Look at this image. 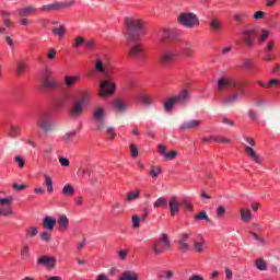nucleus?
<instances>
[{"mask_svg":"<svg viewBox=\"0 0 280 280\" xmlns=\"http://www.w3.org/2000/svg\"><path fill=\"white\" fill-rule=\"evenodd\" d=\"M84 43H86V38L79 36L74 39L72 47H74V49H78V48L82 47L84 45Z\"/></svg>","mask_w":280,"mask_h":280,"instance_id":"46","label":"nucleus"},{"mask_svg":"<svg viewBox=\"0 0 280 280\" xmlns=\"http://www.w3.org/2000/svg\"><path fill=\"white\" fill-rule=\"evenodd\" d=\"M73 137H75V131H69L63 136V141L66 143H69V141H71V139H73Z\"/></svg>","mask_w":280,"mask_h":280,"instance_id":"58","label":"nucleus"},{"mask_svg":"<svg viewBox=\"0 0 280 280\" xmlns=\"http://www.w3.org/2000/svg\"><path fill=\"white\" fill-rule=\"evenodd\" d=\"M118 280H139V275L135 271H125Z\"/></svg>","mask_w":280,"mask_h":280,"instance_id":"30","label":"nucleus"},{"mask_svg":"<svg viewBox=\"0 0 280 280\" xmlns=\"http://www.w3.org/2000/svg\"><path fill=\"white\" fill-rule=\"evenodd\" d=\"M219 91H224V89H240V83L235 79L221 78L218 81Z\"/></svg>","mask_w":280,"mask_h":280,"instance_id":"12","label":"nucleus"},{"mask_svg":"<svg viewBox=\"0 0 280 280\" xmlns=\"http://www.w3.org/2000/svg\"><path fill=\"white\" fill-rule=\"evenodd\" d=\"M245 152L247 155L252 158L254 163H257V165H261V158L257 155V152H255V150L252 147L245 145Z\"/></svg>","mask_w":280,"mask_h":280,"instance_id":"23","label":"nucleus"},{"mask_svg":"<svg viewBox=\"0 0 280 280\" xmlns=\"http://www.w3.org/2000/svg\"><path fill=\"white\" fill-rule=\"evenodd\" d=\"M101 132H105V135H108L109 139H115V137H117V133H115V129L113 127L106 126V122L105 128L101 130Z\"/></svg>","mask_w":280,"mask_h":280,"instance_id":"41","label":"nucleus"},{"mask_svg":"<svg viewBox=\"0 0 280 280\" xmlns=\"http://www.w3.org/2000/svg\"><path fill=\"white\" fill-rule=\"evenodd\" d=\"M154 209H159V207H167V200L164 197H160L153 203Z\"/></svg>","mask_w":280,"mask_h":280,"instance_id":"47","label":"nucleus"},{"mask_svg":"<svg viewBox=\"0 0 280 280\" xmlns=\"http://www.w3.org/2000/svg\"><path fill=\"white\" fill-rule=\"evenodd\" d=\"M176 156H178V151H170L168 153H166L164 159L165 161H174Z\"/></svg>","mask_w":280,"mask_h":280,"instance_id":"55","label":"nucleus"},{"mask_svg":"<svg viewBox=\"0 0 280 280\" xmlns=\"http://www.w3.org/2000/svg\"><path fill=\"white\" fill-rule=\"evenodd\" d=\"M36 126L39 130H43V132H51V130H54L49 114H40L36 120Z\"/></svg>","mask_w":280,"mask_h":280,"instance_id":"9","label":"nucleus"},{"mask_svg":"<svg viewBox=\"0 0 280 280\" xmlns=\"http://www.w3.org/2000/svg\"><path fill=\"white\" fill-rule=\"evenodd\" d=\"M12 189H14V191H23V190L27 189V185H25V184H22V185L13 184Z\"/></svg>","mask_w":280,"mask_h":280,"instance_id":"59","label":"nucleus"},{"mask_svg":"<svg viewBox=\"0 0 280 280\" xmlns=\"http://www.w3.org/2000/svg\"><path fill=\"white\" fill-rule=\"evenodd\" d=\"M268 36H270V31L268 30H262L260 37H258V43H266Z\"/></svg>","mask_w":280,"mask_h":280,"instance_id":"52","label":"nucleus"},{"mask_svg":"<svg viewBox=\"0 0 280 280\" xmlns=\"http://www.w3.org/2000/svg\"><path fill=\"white\" fill-rule=\"evenodd\" d=\"M80 80V77L78 75H66L65 77V85L67 86V89H73V86H75V82H78Z\"/></svg>","mask_w":280,"mask_h":280,"instance_id":"27","label":"nucleus"},{"mask_svg":"<svg viewBox=\"0 0 280 280\" xmlns=\"http://www.w3.org/2000/svg\"><path fill=\"white\" fill-rule=\"evenodd\" d=\"M184 54L186 58L194 57V54H196V51L194 50V42H189V40L184 42Z\"/></svg>","mask_w":280,"mask_h":280,"instance_id":"24","label":"nucleus"},{"mask_svg":"<svg viewBox=\"0 0 280 280\" xmlns=\"http://www.w3.org/2000/svg\"><path fill=\"white\" fill-rule=\"evenodd\" d=\"M91 100V94L88 92H83L81 93V97L79 101H75L77 104H81L82 106H84V104H89V101Z\"/></svg>","mask_w":280,"mask_h":280,"instance_id":"39","label":"nucleus"},{"mask_svg":"<svg viewBox=\"0 0 280 280\" xmlns=\"http://www.w3.org/2000/svg\"><path fill=\"white\" fill-rule=\"evenodd\" d=\"M172 243L170 242V236L162 233L160 238L152 245V250L155 255H163L166 250H170Z\"/></svg>","mask_w":280,"mask_h":280,"instance_id":"4","label":"nucleus"},{"mask_svg":"<svg viewBox=\"0 0 280 280\" xmlns=\"http://www.w3.org/2000/svg\"><path fill=\"white\" fill-rule=\"evenodd\" d=\"M14 202V197L0 198V217L3 215L8 218L14 213L12 210V203Z\"/></svg>","mask_w":280,"mask_h":280,"instance_id":"7","label":"nucleus"},{"mask_svg":"<svg viewBox=\"0 0 280 280\" xmlns=\"http://www.w3.org/2000/svg\"><path fill=\"white\" fill-rule=\"evenodd\" d=\"M177 104L176 100L174 98V96H172L171 98H168L165 103H164V109L166 113H172V109L174 108V105Z\"/></svg>","mask_w":280,"mask_h":280,"instance_id":"37","label":"nucleus"},{"mask_svg":"<svg viewBox=\"0 0 280 280\" xmlns=\"http://www.w3.org/2000/svg\"><path fill=\"white\" fill-rule=\"evenodd\" d=\"M194 248L196 253H202L206 248V243L205 242H195Z\"/></svg>","mask_w":280,"mask_h":280,"instance_id":"49","label":"nucleus"},{"mask_svg":"<svg viewBox=\"0 0 280 280\" xmlns=\"http://www.w3.org/2000/svg\"><path fill=\"white\" fill-rule=\"evenodd\" d=\"M40 82L43 89L54 90L59 86L56 79H40Z\"/></svg>","mask_w":280,"mask_h":280,"instance_id":"22","label":"nucleus"},{"mask_svg":"<svg viewBox=\"0 0 280 280\" xmlns=\"http://www.w3.org/2000/svg\"><path fill=\"white\" fill-rule=\"evenodd\" d=\"M189 237H191L189 233H183L178 242H183L184 244H187V242L189 241Z\"/></svg>","mask_w":280,"mask_h":280,"instance_id":"62","label":"nucleus"},{"mask_svg":"<svg viewBox=\"0 0 280 280\" xmlns=\"http://www.w3.org/2000/svg\"><path fill=\"white\" fill-rule=\"evenodd\" d=\"M178 250H180V253H188L189 244L188 243H183V242L178 241Z\"/></svg>","mask_w":280,"mask_h":280,"instance_id":"54","label":"nucleus"},{"mask_svg":"<svg viewBox=\"0 0 280 280\" xmlns=\"http://www.w3.org/2000/svg\"><path fill=\"white\" fill-rule=\"evenodd\" d=\"M44 178H45V185L47 187L48 194H54V180L47 174L44 175Z\"/></svg>","mask_w":280,"mask_h":280,"instance_id":"36","label":"nucleus"},{"mask_svg":"<svg viewBox=\"0 0 280 280\" xmlns=\"http://www.w3.org/2000/svg\"><path fill=\"white\" fill-rule=\"evenodd\" d=\"M280 88V81L277 79H271L267 83V89H279Z\"/></svg>","mask_w":280,"mask_h":280,"instance_id":"51","label":"nucleus"},{"mask_svg":"<svg viewBox=\"0 0 280 280\" xmlns=\"http://www.w3.org/2000/svg\"><path fill=\"white\" fill-rule=\"evenodd\" d=\"M158 152L159 154H161V156H163V159H165V156L167 155V148L163 144H159Z\"/></svg>","mask_w":280,"mask_h":280,"instance_id":"57","label":"nucleus"},{"mask_svg":"<svg viewBox=\"0 0 280 280\" xmlns=\"http://www.w3.org/2000/svg\"><path fill=\"white\" fill-rule=\"evenodd\" d=\"M36 235H38V228L35 225H31L25 230V236L28 240H33V237H36Z\"/></svg>","mask_w":280,"mask_h":280,"instance_id":"33","label":"nucleus"},{"mask_svg":"<svg viewBox=\"0 0 280 280\" xmlns=\"http://www.w3.org/2000/svg\"><path fill=\"white\" fill-rule=\"evenodd\" d=\"M226 213V208H224V206H219L217 208V218H224Z\"/></svg>","mask_w":280,"mask_h":280,"instance_id":"56","label":"nucleus"},{"mask_svg":"<svg viewBox=\"0 0 280 280\" xmlns=\"http://www.w3.org/2000/svg\"><path fill=\"white\" fill-rule=\"evenodd\" d=\"M125 25L129 40H137L143 32V22L137 18H126Z\"/></svg>","mask_w":280,"mask_h":280,"instance_id":"2","label":"nucleus"},{"mask_svg":"<svg viewBox=\"0 0 280 280\" xmlns=\"http://www.w3.org/2000/svg\"><path fill=\"white\" fill-rule=\"evenodd\" d=\"M264 16H266V12H264V11H257L254 13L255 21H261V19H264Z\"/></svg>","mask_w":280,"mask_h":280,"instance_id":"61","label":"nucleus"},{"mask_svg":"<svg viewBox=\"0 0 280 280\" xmlns=\"http://www.w3.org/2000/svg\"><path fill=\"white\" fill-rule=\"evenodd\" d=\"M176 58V51L172 48L164 49L160 55V62L163 67H170Z\"/></svg>","mask_w":280,"mask_h":280,"instance_id":"10","label":"nucleus"},{"mask_svg":"<svg viewBox=\"0 0 280 280\" xmlns=\"http://www.w3.org/2000/svg\"><path fill=\"white\" fill-rule=\"evenodd\" d=\"M176 104H187V102H189V91L187 90H183L182 93L173 96Z\"/></svg>","mask_w":280,"mask_h":280,"instance_id":"19","label":"nucleus"},{"mask_svg":"<svg viewBox=\"0 0 280 280\" xmlns=\"http://www.w3.org/2000/svg\"><path fill=\"white\" fill-rule=\"evenodd\" d=\"M159 174H161V167L152 166L150 171V175L152 176V178H159Z\"/></svg>","mask_w":280,"mask_h":280,"instance_id":"53","label":"nucleus"},{"mask_svg":"<svg viewBox=\"0 0 280 280\" xmlns=\"http://www.w3.org/2000/svg\"><path fill=\"white\" fill-rule=\"evenodd\" d=\"M130 152H131V156L133 158L139 156V149L137 148L136 144H130Z\"/></svg>","mask_w":280,"mask_h":280,"instance_id":"60","label":"nucleus"},{"mask_svg":"<svg viewBox=\"0 0 280 280\" xmlns=\"http://www.w3.org/2000/svg\"><path fill=\"white\" fill-rule=\"evenodd\" d=\"M42 80H55L54 79V71L49 68H45L43 74H42Z\"/></svg>","mask_w":280,"mask_h":280,"instance_id":"45","label":"nucleus"},{"mask_svg":"<svg viewBox=\"0 0 280 280\" xmlns=\"http://www.w3.org/2000/svg\"><path fill=\"white\" fill-rule=\"evenodd\" d=\"M129 56L131 58H135L136 60H139L140 62H144V60H148V55L145 54V48L141 44H136L131 46L129 50Z\"/></svg>","mask_w":280,"mask_h":280,"instance_id":"8","label":"nucleus"},{"mask_svg":"<svg viewBox=\"0 0 280 280\" xmlns=\"http://www.w3.org/2000/svg\"><path fill=\"white\" fill-rule=\"evenodd\" d=\"M168 209L171 211L172 218H174L176 215V213H178V211H180V202H178V197L173 196L170 198Z\"/></svg>","mask_w":280,"mask_h":280,"instance_id":"15","label":"nucleus"},{"mask_svg":"<svg viewBox=\"0 0 280 280\" xmlns=\"http://www.w3.org/2000/svg\"><path fill=\"white\" fill-rule=\"evenodd\" d=\"M141 192L139 190L128 192L126 197L127 202H132V200H137Z\"/></svg>","mask_w":280,"mask_h":280,"instance_id":"43","label":"nucleus"},{"mask_svg":"<svg viewBox=\"0 0 280 280\" xmlns=\"http://www.w3.org/2000/svg\"><path fill=\"white\" fill-rule=\"evenodd\" d=\"M82 113H84V106L77 102H74L69 109L71 119H79V117H82Z\"/></svg>","mask_w":280,"mask_h":280,"instance_id":"14","label":"nucleus"},{"mask_svg":"<svg viewBox=\"0 0 280 280\" xmlns=\"http://www.w3.org/2000/svg\"><path fill=\"white\" fill-rule=\"evenodd\" d=\"M21 257L22 259H30V245H23V247L21 248Z\"/></svg>","mask_w":280,"mask_h":280,"instance_id":"48","label":"nucleus"},{"mask_svg":"<svg viewBox=\"0 0 280 280\" xmlns=\"http://www.w3.org/2000/svg\"><path fill=\"white\" fill-rule=\"evenodd\" d=\"M139 100L144 106H152L154 104V96L150 94H142Z\"/></svg>","mask_w":280,"mask_h":280,"instance_id":"29","label":"nucleus"},{"mask_svg":"<svg viewBox=\"0 0 280 280\" xmlns=\"http://www.w3.org/2000/svg\"><path fill=\"white\" fill-rule=\"evenodd\" d=\"M44 229L47 231H54L56 229V218L54 217H45L42 221Z\"/></svg>","mask_w":280,"mask_h":280,"instance_id":"21","label":"nucleus"},{"mask_svg":"<svg viewBox=\"0 0 280 280\" xmlns=\"http://www.w3.org/2000/svg\"><path fill=\"white\" fill-rule=\"evenodd\" d=\"M202 124L201 120L195 119V120H188L180 125V130H194L196 128H200V125Z\"/></svg>","mask_w":280,"mask_h":280,"instance_id":"18","label":"nucleus"},{"mask_svg":"<svg viewBox=\"0 0 280 280\" xmlns=\"http://www.w3.org/2000/svg\"><path fill=\"white\" fill-rule=\"evenodd\" d=\"M179 25L187 27L188 30H194V27L200 26V19L198 15L192 12L180 13L177 18Z\"/></svg>","mask_w":280,"mask_h":280,"instance_id":"3","label":"nucleus"},{"mask_svg":"<svg viewBox=\"0 0 280 280\" xmlns=\"http://www.w3.org/2000/svg\"><path fill=\"white\" fill-rule=\"evenodd\" d=\"M241 93H244V89L238 88V92H234L225 96L223 104H225V106H233V104L240 100Z\"/></svg>","mask_w":280,"mask_h":280,"instance_id":"16","label":"nucleus"},{"mask_svg":"<svg viewBox=\"0 0 280 280\" xmlns=\"http://www.w3.org/2000/svg\"><path fill=\"white\" fill-rule=\"evenodd\" d=\"M257 34V28H245L243 31V43L246 45V47H253V45H255Z\"/></svg>","mask_w":280,"mask_h":280,"instance_id":"11","label":"nucleus"},{"mask_svg":"<svg viewBox=\"0 0 280 280\" xmlns=\"http://www.w3.org/2000/svg\"><path fill=\"white\" fill-rule=\"evenodd\" d=\"M113 104L116 113H125L128 110V103L124 102L121 98L115 100Z\"/></svg>","mask_w":280,"mask_h":280,"instance_id":"20","label":"nucleus"},{"mask_svg":"<svg viewBox=\"0 0 280 280\" xmlns=\"http://www.w3.org/2000/svg\"><path fill=\"white\" fill-rule=\"evenodd\" d=\"M18 12H19V15L22 19H24L25 16H30V15L34 14V12H36V8L32 7V5H28V7L19 9Z\"/></svg>","mask_w":280,"mask_h":280,"instance_id":"26","label":"nucleus"},{"mask_svg":"<svg viewBox=\"0 0 280 280\" xmlns=\"http://www.w3.org/2000/svg\"><path fill=\"white\" fill-rule=\"evenodd\" d=\"M74 4H75V0H70L69 2H55V3L42 5L40 11L42 12H58V10L73 8Z\"/></svg>","mask_w":280,"mask_h":280,"instance_id":"6","label":"nucleus"},{"mask_svg":"<svg viewBox=\"0 0 280 280\" xmlns=\"http://www.w3.org/2000/svg\"><path fill=\"white\" fill-rule=\"evenodd\" d=\"M57 224L59 231H67L69 229V218H67L65 214L59 217Z\"/></svg>","mask_w":280,"mask_h":280,"instance_id":"25","label":"nucleus"},{"mask_svg":"<svg viewBox=\"0 0 280 280\" xmlns=\"http://www.w3.org/2000/svg\"><path fill=\"white\" fill-rule=\"evenodd\" d=\"M241 220H243V222H250V220H253V213L250 212V208L241 209Z\"/></svg>","mask_w":280,"mask_h":280,"instance_id":"28","label":"nucleus"},{"mask_svg":"<svg viewBox=\"0 0 280 280\" xmlns=\"http://www.w3.org/2000/svg\"><path fill=\"white\" fill-rule=\"evenodd\" d=\"M255 266L257 270H260V271L268 270V262H266V260H264L262 258L256 259Z\"/></svg>","mask_w":280,"mask_h":280,"instance_id":"38","label":"nucleus"},{"mask_svg":"<svg viewBox=\"0 0 280 280\" xmlns=\"http://www.w3.org/2000/svg\"><path fill=\"white\" fill-rule=\"evenodd\" d=\"M139 222H141V218L133 215L132 217L133 229H139L140 226Z\"/></svg>","mask_w":280,"mask_h":280,"instance_id":"64","label":"nucleus"},{"mask_svg":"<svg viewBox=\"0 0 280 280\" xmlns=\"http://www.w3.org/2000/svg\"><path fill=\"white\" fill-rule=\"evenodd\" d=\"M37 266H45L48 270L56 267V257L54 256H42L37 260Z\"/></svg>","mask_w":280,"mask_h":280,"instance_id":"13","label":"nucleus"},{"mask_svg":"<svg viewBox=\"0 0 280 280\" xmlns=\"http://www.w3.org/2000/svg\"><path fill=\"white\" fill-rule=\"evenodd\" d=\"M246 16H248L246 12H237L234 14V20L236 23H244V21H246Z\"/></svg>","mask_w":280,"mask_h":280,"instance_id":"44","label":"nucleus"},{"mask_svg":"<svg viewBox=\"0 0 280 280\" xmlns=\"http://www.w3.org/2000/svg\"><path fill=\"white\" fill-rule=\"evenodd\" d=\"M62 194L63 196H67V197L73 196V194H75V188H73L71 184H67L63 186Z\"/></svg>","mask_w":280,"mask_h":280,"instance_id":"40","label":"nucleus"},{"mask_svg":"<svg viewBox=\"0 0 280 280\" xmlns=\"http://www.w3.org/2000/svg\"><path fill=\"white\" fill-rule=\"evenodd\" d=\"M21 135V128L18 126H11L8 131V137L11 139H15V137H19Z\"/></svg>","mask_w":280,"mask_h":280,"instance_id":"35","label":"nucleus"},{"mask_svg":"<svg viewBox=\"0 0 280 280\" xmlns=\"http://www.w3.org/2000/svg\"><path fill=\"white\" fill-rule=\"evenodd\" d=\"M66 32H67V28H65V25H59V27L51 28V33L55 36H59L60 40H62V38H65Z\"/></svg>","mask_w":280,"mask_h":280,"instance_id":"32","label":"nucleus"},{"mask_svg":"<svg viewBox=\"0 0 280 280\" xmlns=\"http://www.w3.org/2000/svg\"><path fill=\"white\" fill-rule=\"evenodd\" d=\"M26 69H27V63L25 61L16 62V69H15L16 75H23V73H25Z\"/></svg>","mask_w":280,"mask_h":280,"instance_id":"34","label":"nucleus"},{"mask_svg":"<svg viewBox=\"0 0 280 280\" xmlns=\"http://www.w3.org/2000/svg\"><path fill=\"white\" fill-rule=\"evenodd\" d=\"M159 38L160 43H167V40H174L176 38V34L173 31L165 28L160 33Z\"/></svg>","mask_w":280,"mask_h":280,"instance_id":"17","label":"nucleus"},{"mask_svg":"<svg viewBox=\"0 0 280 280\" xmlns=\"http://www.w3.org/2000/svg\"><path fill=\"white\" fill-rule=\"evenodd\" d=\"M160 277H161V278H164V279H167V280L174 279V271L167 270V271L164 272L163 276H160Z\"/></svg>","mask_w":280,"mask_h":280,"instance_id":"63","label":"nucleus"},{"mask_svg":"<svg viewBox=\"0 0 280 280\" xmlns=\"http://www.w3.org/2000/svg\"><path fill=\"white\" fill-rule=\"evenodd\" d=\"M94 71L106 78V80H103L100 83L98 95L102 97L114 95L115 91H117V85L113 82V79H110V75L108 74V67H106V63H104V60H102L100 57H97L94 62Z\"/></svg>","mask_w":280,"mask_h":280,"instance_id":"1","label":"nucleus"},{"mask_svg":"<svg viewBox=\"0 0 280 280\" xmlns=\"http://www.w3.org/2000/svg\"><path fill=\"white\" fill-rule=\"evenodd\" d=\"M94 121H97L96 130L106 128V109L102 106H96L92 113Z\"/></svg>","mask_w":280,"mask_h":280,"instance_id":"5","label":"nucleus"},{"mask_svg":"<svg viewBox=\"0 0 280 280\" xmlns=\"http://www.w3.org/2000/svg\"><path fill=\"white\" fill-rule=\"evenodd\" d=\"M209 25H210L211 30H213V32H217V33L222 32V21H220L218 19H212L209 22Z\"/></svg>","mask_w":280,"mask_h":280,"instance_id":"31","label":"nucleus"},{"mask_svg":"<svg viewBox=\"0 0 280 280\" xmlns=\"http://www.w3.org/2000/svg\"><path fill=\"white\" fill-rule=\"evenodd\" d=\"M195 220L197 222H200L201 220H206V222H211V219H209V214H207V211H201L198 214H196Z\"/></svg>","mask_w":280,"mask_h":280,"instance_id":"42","label":"nucleus"},{"mask_svg":"<svg viewBox=\"0 0 280 280\" xmlns=\"http://www.w3.org/2000/svg\"><path fill=\"white\" fill-rule=\"evenodd\" d=\"M39 237H40L42 242H46V243L51 242V233H49L47 231L42 232L39 234Z\"/></svg>","mask_w":280,"mask_h":280,"instance_id":"50","label":"nucleus"}]
</instances>
